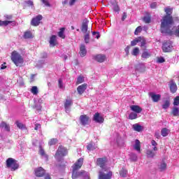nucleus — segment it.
I'll list each match as a JSON object with an SVG mask.
<instances>
[{
    "label": "nucleus",
    "instance_id": "nucleus-1",
    "mask_svg": "<svg viewBox=\"0 0 179 179\" xmlns=\"http://www.w3.org/2000/svg\"><path fill=\"white\" fill-rule=\"evenodd\" d=\"M173 23H174V22H172L171 18H169L167 22H166V19L164 20L162 27H161V31L169 36L179 37V25L171 28Z\"/></svg>",
    "mask_w": 179,
    "mask_h": 179
},
{
    "label": "nucleus",
    "instance_id": "nucleus-2",
    "mask_svg": "<svg viewBox=\"0 0 179 179\" xmlns=\"http://www.w3.org/2000/svg\"><path fill=\"white\" fill-rule=\"evenodd\" d=\"M11 60L16 66H20L23 64V57L16 50L11 53Z\"/></svg>",
    "mask_w": 179,
    "mask_h": 179
},
{
    "label": "nucleus",
    "instance_id": "nucleus-3",
    "mask_svg": "<svg viewBox=\"0 0 179 179\" xmlns=\"http://www.w3.org/2000/svg\"><path fill=\"white\" fill-rule=\"evenodd\" d=\"M83 177V179H90V174L85 171H78V169H73L72 178L78 179Z\"/></svg>",
    "mask_w": 179,
    "mask_h": 179
},
{
    "label": "nucleus",
    "instance_id": "nucleus-4",
    "mask_svg": "<svg viewBox=\"0 0 179 179\" xmlns=\"http://www.w3.org/2000/svg\"><path fill=\"white\" fill-rule=\"evenodd\" d=\"M164 12L166 13V15H164L162 19L161 20V27H163V22L165 20V22L167 23L169 22V19H171L172 20V22H174L173 20V17L171 16L173 13V8L166 7L164 8Z\"/></svg>",
    "mask_w": 179,
    "mask_h": 179
},
{
    "label": "nucleus",
    "instance_id": "nucleus-5",
    "mask_svg": "<svg viewBox=\"0 0 179 179\" xmlns=\"http://www.w3.org/2000/svg\"><path fill=\"white\" fill-rule=\"evenodd\" d=\"M67 154H68V151L65 149V148L60 146L59 147L55 155V157L56 160H57L58 162H61V159H62V157L66 156Z\"/></svg>",
    "mask_w": 179,
    "mask_h": 179
},
{
    "label": "nucleus",
    "instance_id": "nucleus-6",
    "mask_svg": "<svg viewBox=\"0 0 179 179\" xmlns=\"http://www.w3.org/2000/svg\"><path fill=\"white\" fill-rule=\"evenodd\" d=\"M6 166L11 169L12 171H15V170L19 169V165L16 163V160L13 158H8L6 160Z\"/></svg>",
    "mask_w": 179,
    "mask_h": 179
},
{
    "label": "nucleus",
    "instance_id": "nucleus-7",
    "mask_svg": "<svg viewBox=\"0 0 179 179\" xmlns=\"http://www.w3.org/2000/svg\"><path fill=\"white\" fill-rule=\"evenodd\" d=\"M162 50L164 52H170L171 51H173V42L166 41L162 45Z\"/></svg>",
    "mask_w": 179,
    "mask_h": 179
},
{
    "label": "nucleus",
    "instance_id": "nucleus-8",
    "mask_svg": "<svg viewBox=\"0 0 179 179\" xmlns=\"http://www.w3.org/2000/svg\"><path fill=\"white\" fill-rule=\"evenodd\" d=\"M107 159L106 158H98L96 159V165L99 166L102 170L107 171V166H106Z\"/></svg>",
    "mask_w": 179,
    "mask_h": 179
},
{
    "label": "nucleus",
    "instance_id": "nucleus-9",
    "mask_svg": "<svg viewBox=\"0 0 179 179\" xmlns=\"http://www.w3.org/2000/svg\"><path fill=\"white\" fill-rule=\"evenodd\" d=\"M41 20H43V15H38L36 17H34L31 22L32 26H38Z\"/></svg>",
    "mask_w": 179,
    "mask_h": 179
},
{
    "label": "nucleus",
    "instance_id": "nucleus-10",
    "mask_svg": "<svg viewBox=\"0 0 179 179\" xmlns=\"http://www.w3.org/2000/svg\"><path fill=\"white\" fill-rule=\"evenodd\" d=\"M82 166H83V158H80L72 166V169L74 170H79V169L82 168Z\"/></svg>",
    "mask_w": 179,
    "mask_h": 179
},
{
    "label": "nucleus",
    "instance_id": "nucleus-11",
    "mask_svg": "<svg viewBox=\"0 0 179 179\" xmlns=\"http://www.w3.org/2000/svg\"><path fill=\"white\" fill-rule=\"evenodd\" d=\"M111 177H113V173L110 171L108 173L99 171V179H111Z\"/></svg>",
    "mask_w": 179,
    "mask_h": 179
},
{
    "label": "nucleus",
    "instance_id": "nucleus-12",
    "mask_svg": "<svg viewBox=\"0 0 179 179\" xmlns=\"http://www.w3.org/2000/svg\"><path fill=\"white\" fill-rule=\"evenodd\" d=\"M152 57V52L150 50L145 49L141 54L142 59H148Z\"/></svg>",
    "mask_w": 179,
    "mask_h": 179
},
{
    "label": "nucleus",
    "instance_id": "nucleus-13",
    "mask_svg": "<svg viewBox=\"0 0 179 179\" xmlns=\"http://www.w3.org/2000/svg\"><path fill=\"white\" fill-rule=\"evenodd\" d=\"M80 121L82 125H87L89 124V116L86 115H82L80 116Z\"/></svg>",
    "mask_w": 179,
    "mask_h": 179
},
{
    "label": "nucleus",
    "instance_id": "nucleus-14",
    "mask_svg": "<svg viewBox=\"0 0 179 179\" xmlns=\"http://www.w3.org/2000/svg\"><path fill=\"white\" fill-rule=\"evenodd\" d=\"M169 89L171 93H176L177 92V84H176L173 80L169 82Z\"/></svg>",
    "mask_w": 179,
    "mask_h": 179
},
{
    "label": "nucleus",
    "instance_id": "nucleus-15",
    "mask_svg": "<svg viewBox=\"0 0 179 179\" xmlns=\"http://www.w3.org/2000/svg\"><path fill=\"white\" fill-rule=\"evenodd\" d=\"M94 121H95V122H99V124H101L104 122V118L102 117L101 115H100V113H96L94 115Z\"/></svg>",
    "mask_w": 179,
    "mask_h": 179
},
{
    "label": "nucleus",
    "instance_id": "nucleus-16",
    "mask_svg": "<svg viewBox=\"0 0 179 179\" xmlns=\"http://www.w3.org/2000/svg\"><path fill=\"white\" fill-rule=\"evenodd\" d=\"M150 96L151 97V99H152V101H154V103H157V101H159V100H160L162 95L155 94V92H150Z\"/></svg>",
    "mask_w": 179,
    "mask_h": 179
},
{
    "label": "nucleus",
    "instance_id": "nucleus-17",
    "mask_svg": "<svg viewBox=\"0 0 179 179\" xmlns=\"http://www.w3.org/2000/svg\"><path fill=\"white\" fill-rule=\"evenodd\" d=\"M93 58L95 61L100 63L104 62V61H106V55H96L93 56Z\"/></svg>",
    "mask_w": 179,
    "mask_h": 179
},
{
    "label": "nucleus",
    "instance_id": "nucleus-18",
    "mask_svg": "<svg viewBox=\"0 0 179 179\" xmlns=\"http://www.w3.org/2000/svg\"><path fill=\"white\" fill-rule=\"evenodd\" d=\"M146 71V66H145V64L140 63L136 66V72H145Z\"/></svg>",
    "mask_w": 179,
    "mask_h": 179
},
{
    "label": "nucleus",
    "instance_id": "nucleus-19",
    "mask_svg": "<svg viewBox=\"0 0 179 179\" xmlns=\"http://www.w3.org/2000/svg\"><path fill=\"white\" fill-rule=\"evenodd\" d=\"M130 110L136 114H141V113H142V108L138 105H131L130 106Z\"/></svg>",
    "mask_w": 179,
    "mask_h": 179
},
{
    "label": "nucleus",
    "instance_id": "nucleus-20",
    "mask_svg": "<svg viewBox=\"0 0 179 179\" xmlns=\"http://www.w3.org/2000/svg\"><path fill=\"white\" fill-rule=\"evenodd\" d=\"M86 89H87V84H83L77 87V92L78 94L82 95L83 93H85Z\"/></svg>",
    "mask_w": 179,
    "mask_h": 179
},
{
    "label": "nucleus",
    "instance_id": "nucleus-21",
    "mask_svg": "<svg viewBox=\"0 0 179 179\" xmlns=\"http://www.w3.org/2000/svg\"><path fill=\"white\" fill-rule=\"evenodd\" d=\"M45 173V171L42 167H39L35 170L36 177H43Z\"/></svg>",
    "mask_w": 179,
    "mask_h": 179
},
{
    "label": "nucleus",
    "instance_id": "nucleus-22",
    "mask_svg": "<svg viewBox=\"0 0 179 179\" xmlns=\"http://www.w3.org/2000/svg\"><path fill=\"white\" fill-rule=\"evenodd\" d=\"M39 154L41 155L42 159H43L45 162L48 160V155L45 154V152L44 151V149H43V147H39Z\"/></svg>",
    "mask_w": 179,
    "mask_h": 179
},
{
    "label": "nucleus",
    "instance_id": "nucleus-23",
    "mask_svg": "<svg viewBox=\"0 0 179 179\" xmlns=\"http://www.w3.org/2000/svg\"><path fill=\"white\" fill-rule=\"evenodd\" d=\"M89 24V20L87 19H85L83 22L81 31L83 33H86L87 31V26Z\"/></svg>",
    "mask_w": 179,
    "mask_h": 179
},
{
    "label": "nucleus",
    "instance_id": "nucleus-24",
    "mask_svg": "<svg viewBox=\"0 0 179 179\" xmlns=\"http://www.w3.org/2000/svg\"><path fill=\"white\" fill-rule=\"evenodd\" d=\"M132 128L136 132H142V131H143V126H141L138 123L133 124Z\"/></svg>",
    "mask_w": 179,
    "mask_h": 179
},
{
    "label": "nucleus",
    "instance_id": "nucleus-25",
    "mask_svg": "<svg viewBox=\"0 0 179 179\" xmlns=\"http://www.w3.org/2000/svg\"><path fill=\"white\" fill-rule=\"evenodd\" d=\"M50 47H55L57 45V36L52 35L49 41Z\"/></svg>",
    "mask_w": 179,
    "mask_h": 179
},
{
    "label": "nucleus",
    "instance_id": "nucleus-26",
    "mask_svg": "<svg viewBox=\"0 0 179 179\" xmlns=\"http://www.w3.org/2000/svg\"><path fill=\"white\" fill-rule=\"evenodd\" d=\"M86 54H87V50H86V46H85V45H81L80 47V57H85Z\"/></svg>",
    "mask_w": 179,
    "mask_h": 179
},
{
    "label": "nucleus",
    "instance_id": "nucleus-27",
    "mask_svg": "<svg viewBox=\"0 0 179 179\" xmlns=\"http://www.w3.org/2000/svg\"><path fill=\"white\" fill-rule=\"evenodd\" d=\"M133 148L137 152H141V141H139V140H136L134 144H133Z\"/></svg>",
    "mask_w": 179,
    "mask_h": 179
},
{
    "label": "nucleus",
    "instance_id": "nucleus-28",
    "mask_svg": "<svg viewBox=\"0 0 179 179\" xmlns=\"http://www.w3.org/2000/svg\"><path fill=\"white\" fill-rule=\"evenodd\" d=\"M10 23H12L13 26L16 25V22H13V21H9V20L2 21V20H0V26H8V24H10Z\"/></svg>",
    "mask_w": 179,
    "mask_h": 179
},
{
    "label": "nucleus",
    "instance_id": "nucleus-29",
    "mask_svg": "<svg viewBox=\"0 0 179 179\" xmlns=\"http://www.w3.org/2000/svg\"><path fill=\"white\" fill-rule=\"evenodd\" d=\"M0 128H3L5 131H7V132H9V131H10V126H9V124H8V123L5 122H1V123L0 124Z\"/></svg>",
    "mask_w": 179,
    "mask_h": 179
},
{
    "label": "nucleus",
    "instance_id": "nucleus-30",
    "mask_svg": "<svg viewBox=\"0 0 179 179\" xmlns=\"http://www.w3.org/2000/svg\"><path fill=\"white\" fill-rule=\"evenodd\" d=\"M71 106H72V101L71 100H66L64 104L66 113H68L69 111Z\"/></svg>",
    "mask_w": 179,
    "mask_h": 179
},
{
    "label": "nucleus",
    "instance_id": "nucleus-31",
    "mask_svg": "<svg viewBox=\"0 0 179 179\" xmlns=\"http://www.w3.org/2000/svg\"><path fill=\"white\" fill-rule=\"evenodd\" d=\"M97 148V144L91 143L87 146V150H96Z\"/></svg>",
    "mask_w": 179,
    "mask_h": 179
},
{
    "label": "nucleus",
    "instance_id": "nucleus-32",
    "mask_svg": "<svg viewBox=\"0 0 179 179\" xmlns=\"http://www.w3.org/2000/svg\"><path fill=\"white\" fill-rule=\"evenodd\" d=\"M169 134H170V130H169V129H167V128H163L161 130V134L164 137L167 136L169 135Z\"/></svg>",
    "mask_w": 179,
    "mask_h": 179
},
{
    "label": "nucleus",
    "instance_id": "nucleus-33",
    "mask_svg": "<svg viewBox=\"0 0 179 179\" xmlns=\"http://www.w3.org/2000/svg\"><path fill=\"white\" fill-rule=\"evenodd\" d=\"M138 43H141L140 46L141 47H145L146 45V39L143 37H138Z\"/></svg>",
    "mask_w": 179,
    "mask_h": 179
},
{
    "label": "nucleus",
    "instance_id": "nucleus-34",
    "mask_svg": "<svg viewBox=\"0 0 179 179\" xmlns=\"http://www.w3.org/2000/svg\"><path fill=\"white\" fill-rule=\"evenodd\" d=\"M173 117H178L179 115V108L177 107H173L171 111Z\"/></svg>",
    "mask_w": 179,
    "mask_h": 179
},
{
    "label": "nucleus",
    "instance_id": "nucleus-35",
    "mask_svg": "<svg viewBox=\"0 0 179 179\" xmlns=\"http://www.w3.org/2000/svg\"><path fill=\"white\" fill-rule=\"evenodd\" d=\"M159 169L161 171H164V170L167 169V164H166L164 162H161L159 165Z\"/></svg>",
    "mask_w": 179,
    "mask_h": 179
},
{
    "label": "nucleus",
    "instance_id": "nucleus-36",
    "mask_svg": "<svg viewBox=\"0 0 179 179\" xmlns=\"http://www.w3.org/2000/svg\"><path fill=\"white\" fill-rule=\"evenodd\" d=\"M136 118H138V113H134L131 112L129 115V120H136Z\"/></svg>",
    "mask_w": 179,
    "mask_h": 179
},
{
    "label": "nucleus",
    "instance_id": "nucleus-37",
    "mask_svg": "<svg viewBox=\"0 0 179 179\" xmlns=\"http://www.w3.org/2000/svg\"><path fill=\"white\" fill-rule=\"evenodd\" d=\"M151 145L152 146V149L154 150V152H157V143L155 140H152L151 141Z\"/></svg>",
    "mask_w": 179,
    "mask_h": 179
},
{
    "label": "nucleus",
    "instance_id": "nucleus-38",
    "mask_svg": "<svg viewBox=\"0 0 179 179\" xmlns=\"http://www.w3.org/2000/svg\"><path fill=\"white\" fill-rule=\"evenodd\" d=\"M146 154L148 157H155L156 156V152L150 150H148Z\"/></svg>",
    "mask_w": 179,
    "mask_h": 179
},
{
    "label": "nucleus",
    "instance_id": "nucleus-39",
    "mask_svg": "<svg viewBox=\"0 0 179 179\" xmlns=\"http://www.w3.org/2000/svg\"><path fill=\"white\" fill-rule=\"evenodd\" d=\"M139 48H134L131 52V55H134V57H138V55H139Z\"/></svg>",
    "mask_w": 179,
    "mask_h": 179
},
{
    "label": "nucleus",
    "instance_id": "nucleus-40",
    "mask_svg": "<svg viewBox=\"0 0 179 179\" xmlns=\"http://www.w3.org/2000/svg\"><path fill=\"white\" fill-rule=\"evenodd\" d=\"M65 31V28H61L60 31L58 33L59 37L61 38H65V34H64Z\"/></svg>",
    "mask_w": 179,
    "mask_h": 179
},
{
    "label": "nucleus",
    "instance_id": "nucleus-41",
    "mask_svg": "<svg viewBox=\"0 0 179 179\" xmlns=\"http://www.w3.org/2000/svg\"><path fill=\"white\" fill-rule=\"evenodd\" d=\"M130 160L131 162H136L138 160V155L134 153H131L130 154Z\"/></svg>",
    "mask_w": 179,
    "mask_h": 179
},
{
    "label": "nucleus",
    "instance_id": "nucleus-42",
    "mask_svg": "<svg viewBox=\"0 0 179 179\" xmlns=\"http://www.w3.org/2000/svg\"><path fill=\"white\" fill-rule=\"evenodd\" d=\"M31 93L36 95L38 94V88L36 86H33L31 89Z\"/></svg>",
    "mask_w": 179,
    "mask_h": 179
},
{
    "label": "nucleus",
    "instance_id": "nucleus-43",
    "mask_svg": "<svg viewBox=\"0 0 179 179\" xmlns=\"http://www.w3.org/2000/svg\"><path fill=\"white\" fill-rule=\"evenodd\" d=\"M128 173V171L125 169H122V170L120 171V175L121 177H127V174Z\"/></svg>",
    "mask_w": 179,
    "mask_h": 179
},
{
    "label": "nucleus",
    "instance_id": "nucleus-44",
    "mask_svg": "<svg viewBox=\"0 0 179 179\" xmlns=\"http://www.w3.org/2000/svg\"><path fill=\"white\" fill-rule=\"evenodd\" d=\"M83 82H85V78L82 76H80L78 78H77V82L76 84L77 85H80V83H83Z\"/></svg>",
    "mask_w": 179,
    "mask_h": 179
},
{
    "label": "nucleus",
    "instance_id": "nucleus-45",
    "mask_svg": "<svg viewBox=\"0 0 179 179\" xmlns=\"http://www.w3.org/2000/svg\"><path fill=\"white\" fill-rule=\"evenodd\" d=\"M24 38H33V34H31V32L30 31H27L24 34Z\"/></svg>",
    "mask_w": 179,
    "mask_h": 179
},
{
    "label": "nucleus",
    "instance_id": "nucleus-46",
    "mask_svg": "<svg viewBox=\"0 0 179 179\" xmlns=\"http://www.w3.org/2000/svg\"><path fill=\"white\" fill-rule=\"evenodd\" d=\"M15 124L17 127L20 128V129H24L26 128V126H24V124L22 123H20V122L17 121Z\"/></svg>",
    "mask_w": 179,
    "mask_h": 179
},
{
    "label": "nucleus",
    "instance_id": "nucleus-47",
    "mask_svg": "<svg viewBox=\"0 0 179 179\" xmlns=\"http://www.w3.org/2000/svg\"><path fill=\"white\" fill-rule=\"evenodd\" d=\"M169 107H170V101H165L164 104L162 105V108L166 110V109L169 108Z\"/></svg>",
    "mask_w": 179,
    "mask_h": 179
},
{
    "label": "nucleus",
    "instance_id": "nucleus-48",
    "mask_svg": "<svg viewBox=\"0 0 179 179\" xmlns=\"http://www.w3.org/2000/svg\"><path fill=\"white\" fill-rule=\"evenodd\" d=\"M138 43H139V37L135 38L134 41H131V45L132 47H134V45H136V44H138Z\"/></svg>",
    "mask_w": 179,
    "mask_h": 179
},
{
    "label": "nucleus",
    "instance_id": "nucleus-49",
    "mask_svg": "<svg viewBox=\"0 0 179 179\" xmlns=\"http://www.w3.org/2000/svg\"><path fill=\"white\" fill-rule=\"evenodd\" d=\"M59 89H65V85H64V83L62 82V79H59Z\"/></svg>",
    "mask_w": 179,
    "mask_h": 179
},
{
    "label": "nucleus",
    "instance_id": "nucleus-50",
    "mask_svg": "<svg viewBox=\"0 0 179 179\" xmlns=\"http://www.w3.org/2000/svg\"><path fill=\"white\" fill-rule=\"evenodd\" d=\"M57 142H58V141L55 138H52L49 141L48 144L50 145V146H52V145H55V143H57Z\"/></svg>",
    "mask_w": 179,
    "mask_h": 179
},
{
    "label": "nucleus",
    "instance_id": "nucleus-51",
    "mask_svg": "<svg viewBox=\"0 0 179 179\" xmlns=\"http://www.w3.org/2000/svg\"><path fill=\"white\" fill-rule=\"evenodd\" d=\"M141 31H142V27H138L134 31V34L138 36Z\"/></svg>",
    "mask_w": 179,
    "mask_h": 179
},
{
    "label": "nucleus",
    "instance_id": "nucleus-52",
    "mask_svg": "<svg viewBox=\"0 0 179 179\" xmlns=\"http://www.w3.org/2000/svg\"><path fill=\"white\" fill-rule=\"evenodd\" d=\"M166 60L164 59V57H157V62L158 64H163V62H164Z\"/></svg>",
    "mask_w": 179,
    "mask_h": 179
},
{
    "label": "nucleus",
    "instance_id": "nucleus-53",
    "mask_svg": "<svg viewBox=\"0 0 179 179\" xmlns=\"http://www.w3.org/2000/svg\"><path fill=\"white\" fill-rule=\"evenodd\" d=\"M173 106H179V96H176L173 101Z\"/></svg>",
    "mask_w": 179,
    "mask_h": 179
},
{
    "label": "nucleus",
    "instance_id": "nucleus-54",
    "mask_svg": "<svg viewBox=\"0 0 179 179\" xmlns=\"http://www.w3.org/2000/svg\"><path fill=\"white\" fill-rule=\"evenodd\" d=\"M42 3L45 5V6L50 7L51 6V4H50V2H48V0H41Z\"/></svg>",
    "mask_w": 179,
    "mask_h": 179
},
{
    "label": "nucleus",
    "instance_id": "nucleus-55",
    "mask_svg": "<svg viewBox=\"0 0 179 179\" xmlns=\"http://www.w3.org/2000/svg\"><path fill=\"white\" fill-rule=\"evenodd\" d=\"M143 21L145 22V23H150V17H144Z\"/></svg>",
    "mask_w": 179,
    "mask_h": 179
},
{
    "label": "nucleus",
    "instance_id": "nucleus-56",
    "mask_svg": "<svg viewBox=\"0 0 179 179\" xmlns=\"http://www.w3.org/2000/svg\"><path fill=\"white\" fill-rule=\"evenodd\" d=\"M113 10H114L115 12H120V7H118V5L115 4V5L113 6Z\"/></svg>",
    "mask_w": 179,
    "mask_h": 179
},
{
    "label": "nucleus",
    "instance_id": "nucleus-57",
    "mask_svg": "<svg viewBox=\"0 0 179 179\" xmlns=\"http://www.w3.org/2000/svg\"><path fill=\"white\" fill-rule=\"evenodd\" d=\"M157 7V3L156 2L152 3L150 4L151 9H156Z\"/></svg>",
    "mask_w": 179,
    "mask_h": 179
},
{
    "label": "nucleus",
    "instance_id": "nucleus-58",
    "mask_svg": "<svg viewBox=\"0 0 179 179\" xmlns=\"http://www.w3.org/2000/svg\"><path fill=\"white\" fill-rule=\"evenodd\" d=\"M92 34L95 36V38H100V34L99 32L94 31Z\"/></svg>",
    "mask_w": 179,
    "mask_h": 179
},
{
    "label": "nucleus",
    "instance_id": "nucleus-59",
    "mask_svg": "<svg viewBox=\"0 0 179 179\" xmlns=\"http://www.w3.org/2000/svg\"><path fill=\"white\" fill-rule=\"evenodd\" d=\"M25 2L28 4V6H33L34 5L31 0H28L27 1Z\"/></svg>",
    "mask_w": 179,
    "mask_h": 179
},
{
    "label": "nucleus",
    "instance_id": "nucleus-60",
    "mask_svg": "<svg viewBox=\"0 0 179 179\" xmlns=\"http://www.w3.org/2000/svg\"><path fill=\"white\" fill-rule=\"evenodd\" d=\"M129 48H131L129 46H127L124 49V51L126 52V55H129Z\"/></svg>",
    "mask_w": 179,
    "mask_h": 179
},
{
    "label": "nucleus",
    "instance_id": "nucleus-61",
    "mask_svg": "<svg viewBox=\"0 0 179 179\" xmlns=\"http://www.w3.org/2000/svg\"><path fill=\"white\" fill-rule=\"evenodd\" d=\"M155 136H156V138H157V139H159V138H160V131H157L156 132H155Z\"/></svg>",
    "mask_w": 179,
    "mask_h": 179
},
{
    "label": "nucleus",
    "instance_id": "nucleus-62",
    "mask_svg": "<svg viewBox=\"0 0 179 179\" xmlns=\"http://www.w3.org/2000/svg\"><path fill=\"white\" fill-rule=\"evenodd\" d=\"M89 39H90L89 34H86L85 36V41L86 43H89Z\"/></svg>",
    "mask_w": 179,
    "mask_h": 179
},
{
    "label": "nucleus",
    "instance_id": "nucleus-63",
    "mask_svg": "<svg viewBox=\"0 0 179 179\" xmlns=\"http://www.w3.org/2000/svg\"><path fill=\"white\" fill-rule=\"evenodd\" d=\"M5 19H6L7 20H8V22H11L10 19H12V15H5L4 16Z\"/></svg>",
    "mask_w": 179,
    "mask_h": 179
},
{
    "label": "nucleus",
    "instance_id": "nucleus-64",
    "mask_svg": "<svg viewBox=\"0 0 179 179\" xmlns=\"http://www.w3.org/2000/svg\"><path fill=\"white\" fill-rule=\"evenodd\" d=\"M75 2H76V0H70L69 5L72 6V5H75Z\"/></svg>",
    "mask_w": 179,
    "mask_h": 179
}]
</instances>
